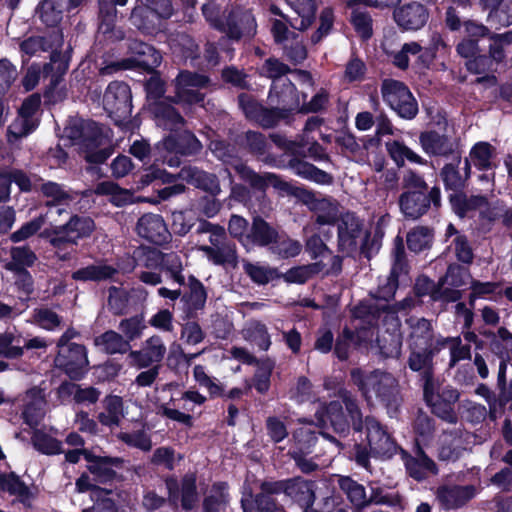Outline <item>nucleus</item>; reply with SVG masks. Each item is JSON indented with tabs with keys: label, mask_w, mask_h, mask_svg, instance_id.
Segmentation results:
<instances>
[{
	"label": "nucleus",
	"mask_w": 512,
	"mask_h": 512,
	"mask_svg": "<svg viewBox=\"0 0 512 512\" xmlns=\"http://www.w3.org/2000/svg\"><path fill=\"white\" fill-rule=\"evenodd\" d=\"M64 136L77 145L91 163H103L112 153L108 134H104L95 123L72 121L64 129Z\"/></svg>",
	"instance_id": "obj_1"
},
{
	"label": "nucleus",
	"mask_w": 512,
	"mask_h": 512,
	"mask_svg": "<svg viewBox=\"0 0 512 512\" xmlns=\"http://www.w3.org/2000/svg\"><path fill=\"white\" fill-rule=\"evenodd\" d=\"M351 379L368 404L378 401L389 407L397 401L398 383L390 373L375 370L365 374L360 369H354L351 371Z\"/></svg>",
	"instance_id": "obj_2"
},
{
	"label": "nucleus",
	"mask_w": 512,
	"mask_h": 512,
	"mask_svg": "<svg viewBox=\"0 0 512 512\" xmlns=\"http://www.w3.org/2000/svg\"><path fill=\"white\" fill-rule=\"evenodd\" d=\"M173 13L171 0H138L131 14V21L139 30L156 34L162 29V20Z\"/></svg>",
	"instance_id": "obj_3"
},
{
	"label": "nucleus",
	"mask_w": 512,
	"mask_h": 512,
	"mask_svg": "<svg viewBox=\"0 0 512 512\" xmlns=\"http://www.w3.org/2000/svg\"><path fill=\"white\" fill-rule=\"evenodd\" d=\"M381 92L384 101L400 117L412 119L416 116L418 105L404 83L394 79H386L382 83Z\"/></svg>",
	"instance_id": "obj_4"
},
{
	"label": "nucleus",
	"mask_w": 512,
	"mask_h": 512,
	"mask_svg": "<svg viewBox=\"0 0 512 512\" xmlns=\"http://www.w3.org/2000/svg\"><path fill=\"white\" fill-rule=\"evenodd\" d=\"M343 401L348 412V416L343 412L342 406L338 402H331L326 408L325 414L319 415V422L326 425L328 422L336 432L343 433L348 429L349 419L356 430L361 429V414L355 400L347 395H343Z\"/></svg>",
	"instance_id": "obj_5"
},
{
	"label": "nucleus",
	"mask_w": 512,
	"mask_h": 512,
	"mask_svg": "<svg viewBox=\"0 0 512 512\" xmlns=\"http://www.w3.org/2000/svg\"><path fill=\"white\" fill-rule=\"evenodd\" d=\"M131 56L121 62L113 63L101 69L102 74H110L120 69H130L133 67H142L151 69L161 62V55L152 46L138 41L131 40L128 44Z\"/></svg>",
	"instance_id": "obj_6"
},
{
	"label": "nucleus",
	"mask_w": 512,
	"mask_h": 512,
	"mask_svg": "<svg viewBox=\"0 0 512 512\" xmlns=\"http://www.w3.org/2000/svg\"><path fill=\"white\" fill-rule=\"evenodd\" d=\"M496 157V148L490 143L485 141L475 143L470 149L468 157L464 160L465 179L470 177L471 167L474 166L479 171H491V173L481 175L480 180L486 181L492 186L494 182L493 170L497 167Z\"/></svg>",
	"instance_id": "obj_7"
},
{
	"label": "nucleus",
	"mask_w": 512,
	"mask_h": 512,
	"mask_svg": "<svg viewBox=\"0 0 512 512\" xmlns=\"http://www.w3.org/2000/svg\"><path fill=\"white\" fill-rule=\"evenodd\" d=\"M104 109L118 120L126 119L132 109L130 88L123 82H112L103 96Z\"/></svg>",
	"instance_id": "obj_8"
},
{
	"label": "nucleus",
	"mask_w": 512,
	"mask_h": 512,
	"mask_svg": "<svg viewBox=\"0 0 512 512\" xmlns=\"http://www.w3.org/2000/svg\"><path fill=\"white\" fill-rule=\"evenodd\" d=\"M208 79L205 76L181 72L175 81L176 102L182 105L198 104L203 101L204 95L200 90L206 87Z\"/></svg>",
	"instance_id": "obj_9"
},
{
	"label": "nucleus",
	"mask_w": 512,
	"mask_h": 512,
	"mask_svg": "<svg viewBox=\"0 0 512 512\" xmlns=\"http://www.w3.org/2000/svg\"><path fill=\"white\" fill-rule=\"evenodd\" d=\"M94 228L91 218L73 216L66 224L55 225L50 242L54 247H59L64 242L75 244L78 239L89 236Z\"/></svg>",
	"instance_id": "obj_10"
},
{
	"label": "nucleus",
	"mask_w": 512,
	"mask_h": 512,
	"mask_svg": "<svg viewBox=\"0 0 512 512\" xmlns=\"http://www.w3.org/2000/svg\"><path fill=\"white\" fill-rule=\"evenodd\" d=\"M226 232L221 226L216 228L210 233L209 241L212 246H201L199 249L203 251L207 258L217 265L229 264L236 266L237 257L235 246L225 243Z\"/></svg>",
	"instance_id": "obj_11"
},
{
	"label": "nucleus",
	"mask_w": 512,
	"mask_h": 512,
	"mask_svg": "<svg viewBox=\"0 0 512 512\" xmlns=\"http://www.w3.org/2000/svg\"><path fill=\"white\" fill-rule=\"evenodd\" d=\"M55 362L70 378L78 379L88 366L86 349L82 345L71 343L67 348L59 350Z\"/></svg>",
	"instance_id": "obj_12"
},
{
	"label": "nucleus",
	"mask_w": 512,
	"mask_h": 512,
	"mask_svg": "<svg viewBox=\"0 0 512 512\" xmlns=\"http://www.w3.org/2000/svg\"><path fill=\"white\" fill-rule=\"evenodd\" d=\"M438 126V130H427L419 135L422 150L430 156H446L454 149V144L447 134V121L444 119Z\"/></svg>",
	"instance_id": "obj_13"
},
{
	"label": "nucleus",
	"mask_w": 512,
	"mask_h": 512,
	"mask_svg": "<svg viewBox=\"0 0 512 512\" xmlns=\"http://www.w3.org/2000/svg\"><path fill=\"white\" fill-rule=\"evenodd\" d=\"M166 354V346L162 338L153 335L142 343L140 350L130 351V364L137 368H146L160 363Z\"/></svg>",
	"instance_id": "obj_14"
},
{
	"label": "nucleus",
	"mask_w": 512,
	"mask_h": 512,
	"mask_svg": "<svg viewBox=\"0 0 512 512\" xmlns=\"http://www.w3.org/2000/svg\"><path fill=\"white\" fill-rule=\"evenodd\" d=\"M394 20L406 31H417L423 28L429 19L428 9L419 2H410L394 10Z\"/></svg>",
	"instance_id": "obj_15"
},
{
	"label": "nucleus",
	"mask_w": 512,
	"mask_h": 512,
	"mask_svg": "<svg viewBox=\"0 0 512 512\" xmlns=\"http://www.w3.org/2000/svg\"><path fill=\"white\" fill-rule=\"evenodd\" d=\"M366 438L372 455L390 457L396 451V445L389 434L374 418L365 419Z\"/></svg>",
	"instance_id": "obj_16"
},
{
	"label": "nucleus",
	"mask_w": 512,
	"mask_h": 512,
	"mask_svg": "<svg viewBox=\"0 0 512 512\" xmlns=\"http://www.w3.org/2000/svg\"><path fill=\"white\" fill-rule=\"evenodd\" d=\"M269 101L283 111L299 110L302 105L299 94L289 78H281L272 84Z\"/></svg>",
	"instance_id": "obj_17"
},
{
	"label": "nucleus",
	"mask_w": 512,
	"mask_h": 512,
	"mask_svg": "<svg viewBox=\"0 0 512 512\" xmlns=\"http://www.w3.org/2000/svg\"><path fill=\"white\" fill-rule=\"evenodd\" d=\"M209 149L216 157H218L223 162L229 164L240 175L242 179L250 182V184L254 187H263L264 180L258 175H256L245 164H243L239 160H229V158L231 157L230 149L223 141L218 139L211 140L209 144Z\"/></svg>",
	"instance_id": "obj_18"
},
{
	"label": "nucleus",
	"mask_w": 512,
	"mask_h": 512,
	"mask_svg": "<svg viewBox=\"0 0 512 512\" xmlns=\"http://www.w3.org/2000/svg\"><path fill=\"white\" fill-rule=\"evenodd\" d=\"M303 202L316 213L317 223L320 225L333 224L338 216V207L329 198H322L320 195L310 191H303L301 194Z\"/></svg>",
	"instance_id": "obj_19"
},
{
	"label": "nucleus",
	"mask_w": 512,
	"mask_h": 512,
	"mask_svg": "<svg viewBox=\"0 0 512 512\" xmlns=\"http://www.w3.org/2000/svg\"><path fill=\"white\" fill-rule=\"evenodd\" d=\"M136 230L139 236L155 244L164 243L169 232L163 218L158 214H144L137 223Z\"/></svg>",
	"instance_id": "obj_20"
},
{
	"label": "nucleus",
	"mask_w": 512,
	"mask_h": 512,
	"mask_svg": "<svg viewBox=\"0 0 512 512\" xmlns=\"http://www.w3.org/2000/svg\"><path fill=\"white\" fill-rule=\"evenodd\" d=\"M224 31L231 39L253 36L256 33V21L250 11L236 10L229 14Z\"/></svg>",
	"instance_id": "obj_21"
},
{
	"label": "nucleus",
	"mask_w": 512,
	"mask_h": 512,
	"mask_svg": "<svg viewBox=\"0 0 512 512\" xmlns=\"http://www.w3.org/2000/svg\"><path fill=\"white\" fill-rule=\"evenodd\" d=\"M362 236L359 219L352 213H346L341 218L338 228L339 246L343 252L350 253L356 249Z\"/></svg>",
	"instance_id": "obj_22"
},
{
	"label": "nucleus",
	"mask_w": 512,
	"mask_h": 512,
	"mask_svg": "<svg viewBox=\"0 0 512 512\" xmlns=\"http://www.w3.org/2000/svg\"><path fill=\"white\" fill-rule=\"evenodd\" d=\"M283 491L293 501L302 507H309L313 504L315 495L313 484L302 478H294L277 484V491Z\"/></svg>",
	"instance_id": "obj_23"
},
{
	"label": "nucleus",
	"mask_w": 512,
	"mask_h": 512,
	"mask_svg": "<svg viewBox=\"0 0 512 512\" xmlns=\"http://www.w3.org/2000/svg\"><path fill=\"white\" fill-rule=\"evenodd\" d=\"M157 149L165 150L167 153L192 154L201 149V143L193 134L184 131L179 135H169Z\"/></svg>",
	"instance_id": "obj_24"
},
{
	"label": "nucleus",
	"mask_w": 512,
	"mask_h": 512,
	"mask_svg": "<svg viewBox=\"0 0 512 512\" xmlns=\"http://www.w3.org/2000/svg\"><path fill=\"white\" fill-rule=\"evenodd\" d=\"M45 396L43 390L34 387L27 391L24 397V421L30 425H37L45 414Z\"/></svg>",
	"instance_id": "obj_25"
},
{
	"label": "nucleus",
	"mask_w": 512,
	"mask_h": 512,
	"mask_svg": "<svg viewBox=\"0 0 512 512\" xmlns=\"http://www.w3.org/2000/svg\"><path fill=\"white\" fill-rule=\"evenodd\" d=\"M464 449V442L460 430L445 432L439 438L438 458L441 461H456Z\"/></svg>",
	"instance_id": "obj_26"
},
{
	"label": "nucleus",
	"mask_w": 512,
	"mask_h": 512,
	"mask_svg": "<svg viewBox=\"0 0 512 512\" xmlns=\"http://www.w3.org/2000/svg\"><path fill=\"white\" fill-rule=\"evenodd\" d=\"M63 36L60 32H53L49 39L42 36H31L20 43L22 57L28 58L38 55L48 49H58L62 46Z\"/></svg>",
	"instance_id": "obj_27"
},
{
	"label": "nucleus",
	"mask_w": 512,
	"mask_h": 512,
	"mask_svg": "<svg viewBox=\"0 0 512 512\" xmlns=\"http://www.w3.org/2000/svg\"><path fill=\"white\" fill-rule=\"evenodd\" d=\"M294 12L288 17L290 25L297 30L307 29L315 16V5L312 0H286Z\"/></svg>",
	"instance_id": "obj_28"
},
{
	"label": "nucleus",
	"mask_w": 512,
	"mask_h": 512,
	"mask_svg": "<svg viewBox=\"0 0 512 512\" xmlns=\"http://www.w3.org/2000/svg\"><path fill=\"white\" fill-rule=\"evenodd\" d=\"M450 202L455 213L460 217L473 216L478 211L480 215L484 214L487 201L482 196L468 197L461 193H454L450 196Z\"/></svg>",
	"instance_id": "obj_29"
},
{
	"label": "nucleus",
	"mask_w": 512,
	"mask_h": 512,
	"mask_svg": "<svg viewBox=\"0 0 512 512\" xmlns=\"http://www.w3.org/2000/svg\"><path fill=\"white\" fill-rule=\"evenodd\" d=\"M399 204L405 216L416 219L426 212L429 200L424 191H414L402 194Z\"/></svg>",
	"instance_id": "obj_30"
},
{
	"label": "nucleus",
	"mask_w": 512,
	"mask_h": 512,
	"mask_svg": "<svg viewBox=\"0 0 512 512\" xmlns=\"http://www.w3.org/2000/svg\"><path fill=\"white\" fill-rule=\"evenodd\" d=\"M428 384L429 380L426 381L424 394L427 402L431 404L433 412L449 423L456 422L457 416L453 410L452 403L458 399L457 391L453 389L447 390L443 393L444 401L433 402L432 397L428 394Z\"/></svg>",
	"instance_id": "obj_31"
},
{
	"label": "nucleus",
	"mask_w": 512,
	"mask_h": 512,
	"mask_svg": "<svg viewBox=\"0 0 512 512\" xmlns=\"http://www.w3.org/2000/svg\"><path fill=\"white\" fill-rule=\"evenodd\" d=\"M477 44L474 39L463 40L457 46L458 53L465 58H468L467 68L474 73H484L488 68L487 65L490 60L483 55H477Z\"/></svg>",
	"instance_id": "obj_32"
},
{
	"label": "nucleus",
	"mask_w": 512,
	"mask_h": 512,
	"mask_svg": "<svg viewBox=\"0 0 512 512\" xmlns=\"http://www.w3.org/2000/svg\"><path fill=\"white\" fill-rule=\"evenodd\" d=\"M350 12V22L357 34L363 39H368L372 35V19L367 9L361 6L357 0L348 2Z\"/></svg>",
	"instance_id": "obj_33"
},
{
	"label": "nucleus",
	"mask_w": 512,
	"mask_h": 512,
	"mask_svg": "<svg viewBox=\"0 0 512 512\" xmlns=\"http://www.w3.org/2000/svg\"><path fill=\"white\" fill-rule=\"evenodd\" d=\"M410 326V345L416 348H430L432 341L431 323L424 318H411L408 320Z\"/></svg>",
	"instance_id": "obj_34"
},
{
	"label": "nucleus",
	"mask_w": 512,
	"mask_h": 512,
	"mask_svg": "<svg viewBox=\"0 0 512 512\" xmlns=\"http://www.w3.org/2000/svg\"><path fill=\"white\" fill-rule=\"evenodd\" d=\"M117 272V268L99 262L75 271L72 278L77 281H103L112 279Z\"/></svg>",
	"instance_id": "obj_35"
},
{
	"label": "nucleus",
	"mask_w": 512,
	"mask_h": 512,
	"mask_svg": "<svg viewBox=\"0 0 512 512\" xmlns=\"http://www.w3.org/2000/svg\"><path fill=\"white\" fill-rule=\"evenodd\" d=\"M473 486H452L442 487L438 491V497L448 508H454L463 505L475 495Z\"/></svg>",
	"instance_id": "obj_36"
},
{
	"label": "nucleus",
	"mask_w": 512,
	"mask_h": 512,
	"mask_svg": "<svg viewBox=\"0 0 512 512\" xmlns=\"http://www.w3.org/2000/svg\"><path fill=\"white\" fill-rule=\"evenodd\" d=\"M124 417L123 401L119 396L111 395L104 400V410L99 413L98 420L110 428L117 427Z\"/></svg>",
	"instance_id": "obj_37"
},
{
	"label": "nucleus",
	"mask_w": 512,
	"mask_h": 512,
	"mask_svg": "<svg viewBox=\"0 0 512 512\" xmlns=\"http://www.w3.org/2000/svg\"><path fill=\"white\" fill-rule=\"evenodd\" d=\"M403 255H404V248H403L402 239L396 238L395 239V248L393 251L394 265H393L391 275L388 279V283H387L386 287L379 290V295H378L379 298L388 300L389 298H391L394 295L396 287H397L398 274H399V272H401L403 270V267H404L403 262H402Z\"/></svg>",
	"instance_id": "obj_38"
},
{
	"label": "nucleus",
	"mask_w": 512,
	"mask_h": 512,
	"mask_svg": "<svg viewBox=\"0 0 512 512\" xmlns=\"http://www.w3.org/2000/svg\"><path fill=\"white\" fill-rule=\"evenodd\" d=\"M406 469L411 477L422 480L429 474H436V465L428 458L420 447L417 449L416 457L406 460Z\"/></svg>",
	"instance_id": "obj_39"
},
{
	"label": "nucleus",
	"mask_w": 512,
	"mask_h": 512,
	"mask_svg": "<svg viewBox=\"0 0 512 512\" xmlns=\"http://www.w3.org/2000/svg\"><path fill=\"white\" fill-rule=\"evenodd\" d=\"M38 119L23 118L17 116L7 128V141L10 145H17L22 139L36 130Z\"/></svg>",
	"instance_id": "obj_40"
},
{
	"label": "nucleus",
	"mask_w": 512,
	"mask_h": 512,
	"mask_svg": "<svg viewBox=\"0 0 512 512\" xmlns=\"http://www.w3.org/2000/svg\"><path fill=\"white\" fill-rule=\"evenodd\" d=\"M154 115L159 126L177 131L183 126V118L168 103L161 101L154 106Z\"/></svg>",
	"instance_id": "obj_41"
},
{
	"label": "nucleus",
	"mask_w": 512,
	"mask_h": 512,
	"mask_svg": "<svg viewBox=\"0 0 512 512\" xmlns=\"http://www.w3.org/2000/svg\"><path fill=\"white\" fill-rule=\"evenodd\" d=\"M416 55H419V60L425 65H427L433 58V55L428 52H422V47L419 43L409 42L405 43L399 51L393 53V63L398 68L405 69L409 65L410 56Z\"/></svg>",
	"instance_id": "obj_42"
},
{
	"label": "nucleus",
	"mask_w": 512,
	"mask_h": 512,
	"mask_svg": "<svg viewBox=\"0 0 512 512\" xmlns=\"http://www.w3.org/2000/svg\"><path fill=\"white\" fill-rule=\"evenodd\" d=\"M10 255L12 260L6 264V268L20 272L21 276L28 281L27 285L30 286V276L24 271V268L33 265L36 260L35 254L28 247H13Z\"/></svg>",
	"instance_id": "obj_43"
},
{
	"label": "nucleus",
	"mask_w": 512,
	"mask_h": 512,
	"mask_svg": "<svg viewBox=\"0 0 512 512\" xmlns=\"http://www.w3.org/2000/svg\"><path fill=\"white\" fill-rule=\"evenodd\" d=\"M67 0H43L39 5L38 14L47 26H56L63 18Z\"/></svg>",
	"instance_id": "obj_44"
},
{
	"label": "nucleus",
	"mask_w": 512,
	"mask_h": 512,
	"mask_svg": "<svg viewBox=\"0 0 512 512\" xmlns=\"http://www.w3.org/2000/svg\"><path fill=\"white\" fill-rule=\"evenodd\" d=\"M89 462L88 469L100 480L110 479L114 475L113 467H117L121 460L119 458L97 457L92 454L86 455Z\"/></svg>",
	"instance_id": "obj_45"
},
{
	"label": "nucleus",
	"mask_w": 512,
	"mask_h": 512,
	"mask_svg": "<svg viewBox=\"0 0 512 512\" xmlns=\"http://www.w3.org/2000/svg\"><path fill=\"white\" fill-rule=\"evenodd\" d=\"M415 291L418 295L422 296L431 294L433 300H443L446 302L457 301L461 297L459 290L448 291L447 289H444L441 291L440 287L435 289L434 284L426 277H420L417 279Z\"/></svg>",
	"instance_id": "obj_46"
},
{
	"label": "nucleus",
	"mask_w": 512,
	"mask_h": 512,
	"mask_svg": "<svg viewBox=\"0 0 512 512\" xmlns=\"http://www.w3.org/2000/svg\"><path fill=\"white\" fill-rule=\"evenodd\" d=\"M95 345L109 354L125 353L130 349L128 341L121 334L112 330L95 338Z\"/></svg>",
	"instance_id": "obj_47"
},
{
	"label": "nucleus",
	"mask_w": 512,
	"mask_h": 512,
	"mask_svg": "<svg viewBox=\"0 0 512 512\" xmlns=\"http://www.w3.org/2000/svg\"><path fill=\"white\" fill-rule=\"evenodd\" d=\"M251 244L259 246H267L276 241L277 232L269 226L267 222L260 218H255L250 229Z\"/></svg>",
	"instance_id": "obj_48"
},
{
	"label": "nucleus",
	"mask_w": 512,
	"mask_h": 512,
	"mask_svg": "<svg viewBox=\"0 0 512 512\" xmlns=\"http://www.w3.org/2000/svg\"><path fill=\"white\" fill-rule=\"evenodd\" d=\"M386 148L389 155L397 165H403L406 160L417 164L424 163L421 156L400 141H389L386 143Z\"/></svg>",
	"instance_id": "obj_49"
},
{
	"label": "nucleus",
	"mask_w": 512,
	"mask_h": 512,
	"mask_svg": "<svg viewBox=\"0 0 512 512\" xmlns=\"http://www.w3.org/2000/svg\"><path fill=\"white\" fill-rule=\"evenodd\" d=\"M227 486L224 483L213 485L210 494L204 500V512H226Z\"/></svg>",
	"instance_id": "obj_50"
},
{
	"label": "nucleus",
	"mask_w": 512,
	"mask_h": 512,
	"mask_svg": "<svg viewBox=\"0 0 512 512\" xmlns=\"http://www.w3.org/2000/svg\"><path fill=\"white\" fill-rule=\"evenodd\" d=\"M323 267L324 264L322 261L309 265L297 266L288 270L282 275V277L288 283L303 284L313 275L320 273Z\"/></svg>",
	"instance_id": "obj_51"
},
{
	"label": "nucleus",
	"mask_w": 512,
	"mask_h": 512,
	"mask_svg": "<svg viewBox=\"0 0 512 512\" xmlns=\"http://www.w3.org/2000/svg\"><path fill=\"white\" fill-rule=\"evenodd\" d=\"M186 178L197 187L209 192L212 195H217L220 192V186L217 178L209 173L198 169H189L186 171Z\"/></svg>",
	"instance_id": "obj_52"
},
{
	"label": "nucleus",
	"mask_w": 512,
	"mask_h": 512,
	"mask_svg": "<svg viewBox=\"0 0 512 512\" xmlns=\"http://www.w3.org/2000/svg\"><path fill=\"white\" fill-rule=\"evenodd\" d=\"M59 395H73L74 400L78 403H94L99 398V392L92 388H80L74 383H63L59 387Z\"/></svg>",
	"instance_id": "obj_53"
},
{
	"label": "nucleus",
	"mask_w": 512,
	"mask_h": 512,
	"mask_svg": "<svg viewBox=\"0 0 512 512\" xmlns=\"http://www.w3.org/2000/svg\"><path fill=\"white\" fill-rule=\"evenodd\" d=\"M243 336L245 339L255 342L262 350H267L270 347V336L266 326L261 322L250 321L243 329Z\"/></svg>",
	"instance_id": "obj_54"
},
{
	"label": "nucleus",
	"mask_w": 512,
	"mask_h": 512,
	"mask_svg": "<svg viewBox=\"0 0 512 512\" xmlns=\"http://www.w3.org/2000/svg\"><path fill=\"white\" fill-rule=\"evenodd\" d=\"M23 338L20 334L5 332L0 334V355L17 358L23 355Z\"/></svg>",
	"instance_id": "obj_55"
},
{
	"label": "nucleus",
	"mask_w": 512,
	"mask_h": 512,
	"mask_svg": "<svg viewBox=\"0 0 512 512\" xmlns=\"http://www.w3.org/2000/svg\"><path fill=\"white\" fill-rule=\"evenodd\" d=\"M244 111L248 117L254 118L263 127H271L275 125L278 119L282 116L281 109L279 107L268 110L264 109L256 104H250L248 107H244Z\"/></svg>",
	"instance_id": "obj_56"
},
{
	"label": "nucleus",
	"mask_w": 512,
	"mask_h": 512,
	"mask_svg": "<svg viewBox=\"0 0 512 512\" xmlns=\"http://www.w3.org/2000/svg\"><path fill=\"white\" fill-rule=\"evenodd\" d=\"M244 270L257 284L263 285L280 277L277 269L259 263H245Z\"/></svg>",
	"instance_id": "obj_57"
},
{
	"label": "nucleus",
	"mask_w": 512,
	"mask_h": 512,
	"mask_svg": "<svg viewBox=\"0 0 512 512\" xmlns=\"http://www.w3.org/2000/svg\"><path fill=\"white\" fill-rule=\"evenodd\" d=\"M169 45L172 52L176 56L193 58L198 50L194 40L186 34H177L169 40Z\"/></svg>",
	"instance_id": "obj_58"
},
{
	"label": "nucleus",
	"mask_w": 512,
	"mask_h": 512,
	"mask_svg": "<svg viewBox=\"0 0 512 512\" xmlns=\"http://www.w3.org/2000/svg\"><path fill=\"white\" fill-rule=\"evenodd\" d=\"M95 194L105 195L109 197V200L116 206L124 205L130 198V194L121 189L117 184L111 181H104L97 184Z\"/></svg>",
	"instance_id": "obj_59"
},
{
	"label": "nucleus",
	"mask_w": 512,
	"mask_h": 512,
	"mask_svg": "<svg viewBox=\"0 0 512 512\" xmlns=\"http://www.w3.org/2000/svg\"><path fill=\"white\" fill-rule=\"evenodd\" d=\"M293 169L298 176L315 183L324 185L332 182V177L328 173L310 163L299 162L293 166Z\"/></svg>",
	"instance_id": "obj_60"
},
{
	"label": "nucleus",
	"mask_w": 512,
	"mask_h": 512,
	"mask_svg": "<svg viewBox=\"0 0 512 512\" xmlns=\"http://www.w3.org/2000/svg\"><path fill=\"white\" fill-rule=\"evenodd\" d=\"M469 278L468 272L466 269L451 265L449 266L445 277L440 281V289L443 291L447 289L448 291L456 290L455 288L461 287L467 283Z\"/></svg>",
	"instance_id": "obj_61"
},
{
	"label": "nucleus",
	"mask_w": 512,
	"mask_h": 512,
	"mask_svg": "<svg viewBox=\"0 0 512 512\" xmlns=\"http://www.w3.org/2000/svg\"><path fill=\"white\" fill-rule=\"evenodd\" d=\"M339 485L355 506L361 507L367 503L365 489L362 485L353 481L349 477H341L339 479Z\"/></svg>",
	"instance_id": "obj_62"
},
{
	"label": "nucleus",
	"mask_w": 512,
	"mask_h": 512,
	"mask_svg": "<svg viewBox=\"0 0 512 512\" xmlns=\"http://www.w3.org/2000/svg\"><path fill=\"white\" fill-rule=\"evenodd\" d=\"M32 443L34 448L43 454L52 455L61 452V442L41 430L34 432Z\"/></svg>",
	"instance_id": "obj_63"
},
{
	"label": "nucleus",
	"mask_w": 512,
	"mask_h": 512,
	"mask_svg": "<svg viewBox=\"0 0 512 512\" xmlns=\"http://www.w3.org/2000/svg\"><path fill=\"white\" fill-rule=\"evenodd\" d=\"M145 329L146 323L142 316H134L131 318L123 319L119 323V330L125 337L124 339L128 341V343L140 338Z\"/></svg>",
	"instance_id": "obj_64"
}]
</instances>
